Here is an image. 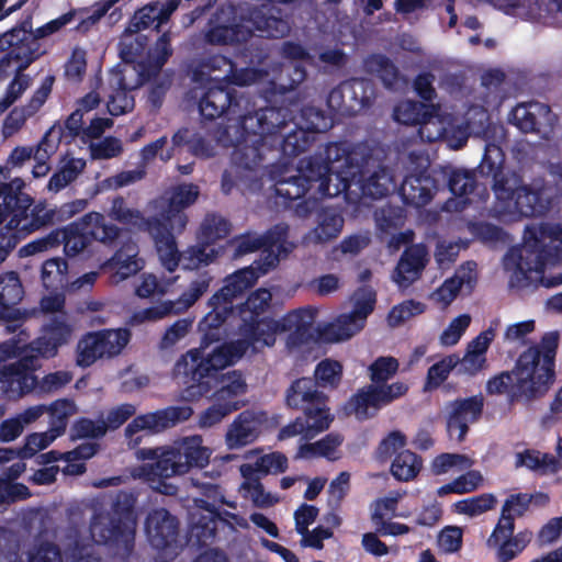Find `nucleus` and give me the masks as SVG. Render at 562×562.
Instances as JSON below:
<instances>
[{
    "label": "nucleus",
    "instance_id": "f257e3e1",
    "mask_svg": "<svg viewBox=\"0 0 562 562\" xmlns=\"http://www.w3.org/2000/svg\"><path fill=\"white\" fill-rule=\"evenodd\" d=\"M293 119L292 110L283 105H269L246 114L238 110L213 125V138L225 148H234L235 165L252 170L262 164L265 151L272 150L277 136Z\"/></svg>",
    "mask_w": 562,
    "mask_h": 562
},
{
    "label": "nucleus",
    "instance_id": "f03ea898",
    "mask_svg": "<svg viewBox=\"0 0 562 562\" xmlns=\"http://www.w3.org/2000/svg\"><path fill=\"white\" fill-rule=\"evenodd\" d=\"M353 153L346 151L344 143H330L326 146L324 157L312 156L306 161L301 160L295 175L274 177V193L284 207H290L295 200L303 198L314 184L322 198H334L349 190V177H355L361 170L352 164Z\"/></svg>",
    "mask_w": 562,
    "mask_h": 562
},
{
    "label": "nucleus",
    "instance_id": "7ed1b4c3",
    "mask_svg": "<svg viewBox=\"0 0 562 562\" xmlns=\"http://www.w3.org/2000/svg\"><path fill=\"white\" fill-rule=\"evenodd\" d=\"M560 336L546 333L517 358L512 371L491 376L485 385L488 395L507 394L508 403L531 402L544 396L555 381V357Z\"/></svg>",
    "mask_w": 562,
    "mask_h": 562
},
{
    "label": "nucleus",
    "instance_id": "20e7f679",
    "mask_svg": "<svg viewBox=\"0 0 562 562\" xmlns=\"http://www.w3.org/2000/svg\"><path fill=\"white\" fill-rule=\"evenodd\" d=\"M240 338L224 342L213 349V424L240 408L239 396L247 385L240 372L236 370L223 373L226 367L235 364L248 350L259 351L266 345V330L258 324H239Z\"/></svg>",
    "mask_w": 562,
    "mask_h": 562
},
{
    "label": "nucleus",
    "instance_id": "39448f33",
    "mask_svg": "<svg viewBox=\"0 0 562 562\" xmlns=\"http://www.w3.org/2000/svg\"><path fill=\"white\" fill-rule=\"evenodd\" d=\"M562 263V239L557 235H547L543 228H527L524 243L514 247L505 255L506 268H514L512 284L517 288H529L540 283L544 288L562 284V272L554 277H546L547 268Z\"/></svg>",
    "mask_w": 562,
    "mask_h": 562
},
{
    "label": "nucleus",
    "instance_id": "423d86ee",
    "mask_svg": "<svg viewBox=\"0 0 562 562\" xmlns=\"http://www.w3.org/2000/svg\"><path fill=\"white\" fill-rule=\"evenodd\" d=\"M136 458L155 461V464H144L135 469L133 475L146 480L153 490L161 494L173 495L177 487L161 479L186 474L193 467H204L209 462V450L200 436H191L168 446L140 449L136 451Z\"/></svg>",
    "mask_w": 562,
    "mask_h": 562
},
{
    "label": "nucleus",
    "instance_id": "0eeeda50",
    "mask_svg": "<svg viewBox=\"0 0 562 562\" xmlns=\"http://www.w3.org/2000/svg\"><path fill=\"white\" fill-rule=\"evenodd\" d=\"M548 189L543 177H536L526 183L516 172L503 177L493 184L498 211L525 217H540L550 211Z\"/></svg>",
    "mask_w": 562,
    "mask_h": 562
},
{
    "label": "nucleus",
    "instance_id": "6e6552de",
    "mask_svg": "<svg viewBox=\"0 0 562 562\" xmlns=\"http://www.w3.org/2000/svg\"><path fill=\"white\" fill-rule=\"evenodd\" d=\"M25 183L21 178H14L2 184L3 202L0 203V224L19 240L25 235L50 223L55 213L44 204L33 205V199L22 192Z\"/></svg>",
    "mask_w": 562,
    "mask_h": 562
},
{
    "label": "nucleus",
    "instance_id": "1a4fd4ad",
    "mask_svg": "<svg viewBox=\"0 0 562 562\" xmlns=\"http://www.w3.org/2000/svg\"><path fill=\"white\" fill-rule=\"evenodd\" d=\"M134 498L123 493L116 502L108 499L100 510H94L90 535L95 543H113L128 550L132 547L136 517L133 513Z\"/></svg>",
    "mask_w": 562,
    "mask_h": 562
},
{
    "label": "nucleus",
    "instance_id": "9d476101",
    "mask_svg": "<svg viewBox=\"0 0 562 562\" xmlns=\"http://www.w3.org/2000/svg\"><path fill=\"white\" fill-rule=\"evenodd\" d=\"M70 20L71 15L65 14L37 27L34 33L22 26L2 34L0 36V52H7V55L0 60V71L4 74L20 72L27 68L42 55L37 40L54 34Z\"/></svg>",
    "mask_w": 562,
    "mask_h": 562
},
{
    "label": "nucleus",
    "instance_id": "9b49d317",
    "mask_svg": "<svg viewBox=\"0 0 562 562\" xmlns=\"http://www.w3.org/2000/svg\"><path fill=\"white\" fill-rule=\"evenodd\" d=\"M227 66L223 77L213 76V121L215 113L224 121L241 110L244 97L232 86L244 87L260 80L266 71L255 67L237 68L236 64L221 54H213V71Z\"/></svg>",
    "mask_w": 562,
    "mask_h": 562
},
{
    "label": "nucleus",
    "instance_id": "f8f14e48",
    "mask_svg": "<svg viewBox=\"0 0 562 562\" xmlns=\"http://www.w3.org/2000/svg\"><path fill=\"white\" fill-rule=\"evenodd\" d=\"M155 241L157 254L161 265L170 272L175 271L179 265L183 269L193 270L206 266L210 259V243L207 228H202L201 240L190 247L182 255H179L172 233H178L170 228V225L159 220L148 232Z\"/></svg>",
    "mask_w": 562,
    "mask_h": 562
},
{
    "label": "nucleus",
    "instance_id": "ddd939ff",
    "mask_svg": "<svg viewBox=\"0 0 562 562\" xmlns=\"http://www.w3.org/2000/svg\"><path fill=\"white\" fill-rule=\"evenodd\" d=\"M288 237L289 225L285 223H278L261 235L246 232L233 239L235 256H244L261 250L263 258L259 270L267 273L278 266L281 257H285L292 251L293 245L288 241Z\"/></svg>",
    "mask_w": 562,
    "mask_h": 562
},
{
    "label": "nucleus",
    "instance_id": "4468645a",
    "mask_svg": "<svg viewBox=\"0 0 562 562\" xmlns=\"http://www.w3.org/2000/svg\"><path fill=\"white\" fill-rule=\"evenodd\" d=\"M20 342L11 340L0 346V382L21 396L34 389L36 379L32 373L35 368L33 356H29Z\"/></svg>",
    "mask_w": 562,
    "mask_h": 562
},
{
    "label": "nucleus",
    "instance_id": "2eb2a0df",
    "mask_svg": "<svg viewBox=\"0 0 562 562\" xmlns=\"http://www.w3.org/2000/svg\"><path fill=\"white\" fill-rule=\"evenodd\" d=\"M55 233H59V244L64 243L65 254L75 257L89 246L88 234L94 239L105 243L116 238L119 229L112 224H106L101 213L90 212L79 222L71 223Z\"/></svg>",
    "mask_w": 562,
    "mask_h": 562
},
{
    "label": "nucleus",
    "instance_id": "dca6fc26",
    "mask_svg": "<svg viewBox=\"0 0 562 562\" xmlns=\"http://www.w3.org/2000/svg\"><path fill=\"white\" fill-rule=\"evenodd\" d=\"M284 403L288 408L300 411L310 419H319L327 425L334 422L329 397L319 390L312 378L295 379L285 391Z\"/></svg>",
    "mask_w": 562,
    "mask_h": 562
},
{
    "label": "nucleus",
    "instance_id": "f3484780",
    "mask_svg": "<svg viewBox=\"0 0 562 562\" xmlns=\"http://www.w3.org/2000/svg\"><path fill=\"white\" fill-rule=\"evenodd\" d=\"M179 0L153 2L143 7L134 14L130 26L120 42V53L126 63L133 61L135 55L143 46L142 37L135 36V34L150 26L158 29L177 10Z\"/></svg>",
    "mask_w": 562,
    "mask_h": 562
},
{
    "label": "nucleus",
    "instance_id": "a211bd4d",
    "mask_svg": "<svg viewBox=\"0 0 562 562\" xmlns=\"http://www.w3.org/2000/svg\"><path fill=\"white\" fill-rule=\"evenodd\" d=\"M199 329L205 331L201 345L188 350L177 360L173 367V376L189 387L199 386L201 391H207L211 374V349L206 334L209 329L206 319L200 323Z\"/></svg>",
    "mask_w": 562,
    "mask_h": 562
},
{
    "label": "nucleus",
    "instance_id": "6ab92c4d",
    "mask_svg": "<svg viewBox=\"0 0 562 562\" xmlns=\"http://www.w3.org/2000/svg\"><path fill=\"white\" fill-rule=\"evenodd\" d=\"M266 327V345L271 347L276 342L278 333L289 331L286 346L300 348L315 340L314 314L308 308H297L286 313L278 322L263 323Z\"/></svg>",
    "mask_w": 562,
    "mask_h": 562
},
{
    "label": "nucleus",
    "instance_id": "aec40b11",
    "mask_svg": "<svg viewBox=\"0 0 562 562\" xmlns=\"http://www.w3.org/2000/svg\"><path fill=\"white\" fill-rule=\"evenodd\" d=\"M485 400L480 393L469 397H458L446 404V427L450 438L462 442L471 424L477 423L484 412Z\"/></svg>",
    "mask_w": 562,
    "mask_h": 562
},
{
    "label": "nucleus",
    "instance_id": "412c9836",
    "mask_svg": "<svg viewBox=\"0 0 562 562\" xmlns=\"http://www.w3.org/2000/svg\"><path fill=\"white\" fill-rule=\"evenodd\" d=\"M258 278V271L251 267L239 269L225 278L224 285L213 293V328L225 322V313L233 312V300L250 289Z\"/></svg>",
    "mask_w": 562,
    "mask_h": 562
},
{
    "label": "nucleus",
    "instance_id": "4be33fe9",
    "mask_svg": "<svg viewBox=\"0 0 562 562\" xmlns=\"http://www.w3.org/2000/svg\"><path fill=\"white\" fill-rule=\"evenodd\" d=\"M375 302V292L363 291L361 296L355 301L353 310L349 314L340 315L335 323L325 327V338L329 341H342L351 338L363 327L366 318L374 310Z\"/></svg>",
    "mask_w": 562,
    "mask_h": 562
},
{
    "label": "nucleus",
    "instance_id": "5701e85b",
    "mask_svg": "<svg viewBox=\"0 0 562 562\" xmlns=\"http://www.w3.org/2000/svg\"><path fill=\"white\" fill-rule=\"evenodd\" d=\"M143 75H136L134 66L125 65L122 69H114L109 77L108 110L112 115H121L134 108V98L128 91L140 86Z\"/></svg>",
    "mask_w": 562,
    "mask_h": 562
},
{
    "label": "nucleus",
    "instance_id": "b1692460",
    "mask_svg": "<svg viewBox=\"0 0 562 562\" xmlns=\"http://www.w3.org/2000/svg\"><path fill=\"white\" fill-rule=\"evenodd\" d=\"M192 414V409L188 406H172L154 413L137 416L125 429L130 445L139 443V437L134 438L139 431H159L171 427L177 423L187 420Z\"/></svg>",
    "mask_w": 562,
    "mask_h": 562
},
{
    "label": "nucleus",
    "instance_id": "393cba45",
    "mask_svg": "<svg viewBox=\"0 0 562 562\" xmlns=\"http://www.w3.org/2000/svg\"><path fill=\"white\" fill-rule=\"evenodd\" d=\"M198 196L199 188L194 184L176 187L167 201L155 202V207L160 211L159 220L168 223L171 229L182 232L188 221L182 210L193 204Z\"/></svg>",
    "mask_w": 562,
    "mask_h": 562
},
{
    "label": "nucleus",
    "instance_id": "a878e982",
    "mask_svg": "<svg viewBox=\"0 0 562 562\" xmlns=\"http://www.w3.org/2000/svg\"><path fill=\"white\" fill-rule=\"evenodd\" d=\"M74 326L65 314L56 316L44 329L43 336L30 346H22L29 356H33V363L37 356L54 357L60 346L67 344L72 335Z\"/></svg>",
    "mask_w": 562,
    "mask_h": 562
},
{
    "label": "nucleus",
    "instance_id": "bb28decb",
    "mask_svg": "<svg viewBox=\"0 0 562 562\" xmlns=\"http://www.w3.org/2000/svg\"><path fill=\"white\" fill-rule=\"evenodd\" d=\"M438 189V181L425 168L418 172L406 175L398 193L405 205L418 209L427 205Z\"/></svg>",
    "mask_w": 562,
    "mask_h": 562
},
{
    "label": "nucleus",
    "instance_id": "cd10ccee",
    "mask_svg": "<svg viewBox=\"0 0 562 562\" xmlns=\"http://www.w3.org/2000/svg\"><path fill=\"white\" fill-rule=\"evenodd\" d=\"M176 522L165 509L151 512L145 524V531L150 544L158 550H166L168 555L176 554Z\"/></svg>",
    "mask_w": 562,
    "mask_h": 562
},
{
    "label": "nucleus",
    "instance_id": "c85d7f7f",
    "mask_svg": "<svg viewBox=\"0 0 562 562\" xmlns=\"http://www.w3.org/2000/svg\"><path fill=\"white\" fill-rule=\"evenodd\" d=\"M548 104L530 101L517 104L508 114V122L522 133H540L551 122Z\"/></svg>",
    "mask_w": 562,
    "mask_h": 562
},
{
    "label": "nucleus",
    "instance_id": "c756f323",
    "mask_svg": "<svg viewBox=\"0 0 562 562\" xmlns=\"http://www.w3.org/2000/svg\"><path fill=\"white\" fill-rule=\"evenodd\" d=\"M428 262L425 245L414 244L405 248L393 273V280L401 288H408L418 280Z\"/></svg>",
    "mask_w": 562,
    "mask_h": 562
},
{
    "label": "nucleus",
    "instance_id": "7c9ffc66",
    "mask_svg": "<svg viewBox=\"0 0 562 562\" xmlns=\"http://www.w3.org/2000/svg\"><path fill=\"white\" fill-rule=\"evenodd\" d=\"M347 153H353V161L352 164H357L360 166L361 170L355 177H349L348 182L349 187L351 186V181L356 178L362 181L361 189L364 195H368L374 200L386 196L390 193L392 177L384 167H380L378 170H374L368 178L364 179V168L368 165L369 159L371 158L370 154L362 155L358 158L359 154L356 148L349 149L346 146Z\"/></svg>",
    "mask_w": 562,
    "mask_h": 562
},
{
    "label": "nucleus",
    "instance_id": "2f4dec72",
    "mask_svg": "<svg viewBox=\"0 0 562 562\" xmlns=\"http://www.w3.org/2000/svg\"><path fill=\"white\" fill-rule=\"evenodd\" d=\"M449 191L458 198L457 210L462 211L474 202V198L485 200L488 196L486 188L479 184L476 175L471 170L453 169L448 177Z\"/></svg>",
    "mask_w": 562,
    "mask_h": 562
},
{
    "label": "nucleus",
    "instance_id": "473e14b6",
    "mask_svg": "<svg viewBox=\"0 0 562 562\" xmlns=\"http://www.w3.org/2000/svg\"><path fill=\"white\" fill-rule=\"evenodd\" d=\"M202 292L201 286L194 285L177 301H165L136 312L132 316L131 323L137 325L145 322H157L169 315L182 313L200 297Z\"/></svg>",
    "mask_w": 562,
    "mask_h": 562
},
{
    "label": "nucleus",
    "instance_id": "72a5a7b5",
    "mask_svg": "<svg viewBox=\"0 0 562 562\" xmlns=\"http://www.w3.org/2000/svg\"><path fill=\"white\" fill-rule=\"evenodd\" d=\"M261 423V417L255 412L239 413L226 432L227 447L237 449L252 443L260 434Z\"/></svg>",
    "mask_w": 562,
    "mask_h": 562
},
{
    "label": "nucleus",
    "instance_id": "f704fd0d",
    "mask_svg": "<svg viewBox=\"0 0 562 562\" xmlns=\"http://www.w3.org/2000/svg\"><path fill=\"white\" fill-rule=\"evenodd\" d=\"M50 92L49 86L43 85L38 88L26 105L14 108L4 119L2 124V135L8 138L15 135L43 106Z\"/></svg>",
    "mask_w": 562,
    "mask_h": 562
},
{
    "label": "nucleus",
    "instance_id": "c9c22d12",
    "mask_svg": "<svg viewBox=\"0 0 562 562\" xmlns=\"http://www.w3.org/2000/svg\"><path fill=\"white\" fill-rule=\"evenodd\" d=\"M211 64L209 59L193 60L190 68L191 89L190 98L198 102L201 115L207 121L210 114L206 112L210 106L209 95Z\"/></svg>",
    "mask_w": 562,
    "mask_h": 562
},
{
    "label": "nucleus",
    "instance_id": "e433bc0d",
    "mask_svg": "<svg viewBox=\"0 0 562 562\" xmlns=\"http://www.w3.org/2000/svg\"><path fill=\"white\" fill-rule=\"evenodd\" d=\"M530 499L527 493L512 494L506 498L498 524L493 530L494 538L514 533L515 518L521 517L529 509Z\"/></svg>",
    "mask_w": 562,
    "mask_h": 562
},
{
    "label": "nucleus",
    "instance_id": "4c0bfd02",
    "mask_svg": "<svg viewBox=\"0 0 562 562\" xmlns=\"http://www.w3.org/2000/svg\"><path fill=\"white\" fill-rule=\"evenodd\" d=\"M23 297V289L15 272L0 277V319L18 321L19 311L11 307Z\"/></svg>",
    "mask_w": 562,
    "mask_h": 562
},
{
    "label": "nucleus",
    "instance_id": "58836bf2",
    "mask_svg": "<svg viewBox=\"0 0 562 562\" xmlns=\"http://www.w3.org/2000/svg\"><path fill=\"white\" fill-rule=\"evenodd\" d=\"M105 266L112 270V282L119 283L137 273L143 268V261L137 258L136 246L130 244L121 248Z\"/></svg>",
    "mask_w": 562,
    "mask_h": 562
},
{
    "label": "nucleus",
    "instance_id": "ea45409f",
    "mask_svg": "<svg viewBox=\"0 0 562 562\" xmlns=\"http://www.w3.org/2000/svg\"><path fill=\"white\" fill-rule=\"evenodd\" d=\"M272 294L267 289H258L252 292L240 307V324L256 323L260 326V330L265 329L263 323L278 322L271 317H261V315L270 307Z\"/></svg>",
    "mask_w": 562,
    "mask_h": 562
},
{
    "label": "nucleus",
    "instance_id": "a19ab883",
    "mask_svg": "<svg viewBox=\"0 0 562 562\" xmlns=\"http://www.w3.org/2000/svg\"><path fill=\"white\" fill-rule=\"evenodd\" d=\"M366 72L375 75L384 88L389 90L397 89L401 82V71L397 66L383 54H371L363 60Z\"/></svg>",
    "mask_w": 562,
    "mask_h": 562
},
{
    "label": "nucleus",
    "instance_id": "79ce46f5",
    "mask_svg": "<svg viewBox=\"0 0 562 562\" xmlns=\"http://www.w3.org/2000/svg\"><path fill=\"white\" fill-rule=\"evenodd\" d=\"M350 109L361 111L370 109L378 97L375 82L369 78H350L345 81Z\"/></svg>",
    "mask_w": 562,
    "mask_h": 562
},
{
    "label": "nucleus",
    "instance_id": "37998d69",
    "mask_svg": "<svg viewBox=\"0 0 562 562\" xmlns=\"http://www.w3.org/2000/svg\"><path fill=\"white\" fill-rule=\"evenodd\" d=\"M306 78V69L301 65H294L292 68L282 69L278 78L268 82L265 90L267 100L277 97H285L288 93L296 90L299 85Z\"/></svg>",
    "mask_w": 562,
    "mask_h": 562
},
{
    "label": "nucleus",
    "instance_id": "c03bdc74",
    "mask_svg": "<svg viewBox=\"0 0 562 562\" xmlns=\"http://www.w3.org/2000/svg\"><path fill=\"white\" fill-rule=\"evenodd\" d=\"M308 130L317 131V127L311 125L307 130H304L297 126V124H294V128L286 134H283V131L280 132L272 149L280 148L283 156H299L311 146V134Z\"/></svg>",
    "mask_w": 562,
    "mask_h": 562
},
{
    "label": "nucleus",
    "instance_id": "a18cd8bd",
    "mask_svg": "<svg viewBox=\"0 0 562 562\" xmlns=\"http://www.w3.org/2000/svg\"><path fill=\"white\" fill-rule=\"evenodd\" d=\"M329 427L330 425L324 424L319 419H310L305 415H300L294 420L280 428L278 439L286 440L301 436L304 441H310L317 435L329 429Z\"/></svg>",
    "mask_w": 562,
    "mask_h": 562
},
{
    "label": "nucleus",
    "instance_id": "49530a36",
    "mask_svg": "<svg viewBox=\"0 0 562 562\" xmlns=\"http://www.w3.org/2000/svg\"><path fill=\"white\" fill-rule=\"evenodd\" d=\"M516 467H526L540 475L555 474L561 469V461L553 454L526 449L517 453Z\"/></svg>",
    "mask_w": 562,
    "mask_h": 562
},
{
    "label": "nucleus",
    "instance_id": "de8ad7c7",
    "mask_svg": "<svg viewBox=\"0 0 562 562\" xmlns=\"http://www.w3.org/2000/svg\"><path fill=\"white\" fill-rule=\"evenodd\" d=\"M109 216L131 228L149 232L159 218L153 221L145 220L139 211L130 207L125 201L117 198L113 201L111 209L109 210Z\"/></svg>",
    "mask_w": 562,
    "mask_h": 562
},
{
    "label": "nucleus",
    "instance_id": "09e8293b",
    "mask_svg": "<svg viewBox=\"0 0 562 562\" xmlns=\"http://www.w3.org/2000/svg\"><path fill=\"white\" fill-rule=\"evenodd\" d=\"M530 538L528 533L519 532L516 536H506L494 538L493 533L488 539V543L497 548V561L509 562L515 559L527 547Z\"/></svg>",
    "mask_w": 562,
    "mask_h": 562
},
{
    "label": "nucleus",
    "instance_id": "8fccbe9b",
    "mask_svg": "<svg viewBox=\"0 0 562 562\" xmlns=\"http://www.w3.org/2000/svg\"><path fill=\"white\" fill-rule=\"evenodd\" d=\"M422 467L423 460L418 454L411 450H403L395 456L391 464V473L397 481L408 482L418 475Z\"/></svg>",
    "mask_w": 562,
    "mask_h": 562
},
{
    "label": "nucleus",
    "instance_id": "3c124183",
    "mask_svg": "<svg viewBox=\"0 0 562 562\" xmlns=\"http://www.w3.org/2000/svg\"><path fill=\"white\" fill-rule=\"evenodd\" d=\"M318 217V225L312 232L313 239L316 243H327L337 238L344 226V217L329 209H324Z\"/></svg>",
    "mask_w": 562,
    "mask_h": 562
},
{
    "label": "nucleus",
    "instance_id": "603ef678",
    "mask_svg": "<svg viewBox=\"0 0 562 562\" xmlns=\"http://www.w3.org/2000/svg\"><path fill=\"white\" fill-rule=\"evenodd\" d=\"M86 161L81 158L65 157L59 170L55 172L47 184V189L58 192L74 181L85 169Z\"/></svg>",
    "mask_w": 562,
    "mask_h": 562
},
{
    "label": "nucleus",
    "instance_id": "864d4df0",
    "mask_svg": "<svg viewBox=\"0 0 562 562\" xmlns=\"http://www.w3.org/2000/svg\"><path fill=\"white\" fill-rule=\"evenodd\" d=\"M459 363V355L450 353L428 368L424 391H434L442 385Z\"/></svg>",
    "mask_w": 562,
    "mask_h": 562
},
{
    "label": "nucleus",
    "instance_id": "5fc2aeb1",
    "mask_svg": "<svg viewBox=\"0 0 562 562\" xmlns=\"http://www.w3.org/2000/svg\"><path fill=\"white\" fill-rule=\"evenodd\" d=\"M344 374L342 364L334 359L326 358L316 364L314 378L318 387L337 389Z\"/></svg>",
    "mask_w": 562,
    "mask_h": 562
},
{
    "label": "nucleus",
    "instance_id": "6e6d98bb",
    "mask_svg": "<svg viewBox=\"0 0 562 562\" xmlns=\"http://www.w3.org/2000/svg\"><path fill=\"white\" fill-rule=\"evenodd\" d=\"M105 353L98 331L83 336L77 345V364L89 367L98 359L104 358Z\"/></svg>",
    "mask_w": 562,
    "mask_h": 562
},
{
    "label": "nucleus",
    "instance_id": "4d7b16f0",
    "mask_svg": "<svg viewBox=\"0 0 562 562\" xmlns=\"http://www.w3.org/2000/svg\"><path fill=\"white\" fill-rule=\"evenodd\" d=\"M430 116L426 105L417 101H404L394 109V119L404 125L424 124Z\"/></svg>",
    "mask_w": 562,
    "mask_h": 562
},
{
    "label": "nucleus",
    "instance_id": "13d9d810",
    "mask_svg": "<svg viewBox=\"0 0 562 562\" xmlns=\"http://www.w3.org/2000/svg\"><path fill=\"white\" fill-rule=\"evenodd\" d=\"M349 405L357 414L367 412L368 407L381 408L385 406L380 384H370L360 389L349 400Z\"/></svg>",
    "mask_w": 562,
    "mask_h": 562
},
{
    "label": "nucleus",
    "instance_id": "bf43d9fd",
    "mask_svg": "<svg viewBox=\"0 0 562 562\" xmlns=\"http://www.w3.org/2000/svg\"><path fill=\"white\" fill-rule=\"evenodd\" d=\"M503 151L502 148L494 144L487 143L485 145L484 155L477 167L479 172L483 177H493V184L501 180L502 175Z\"/></svg>",
    "mask_w": 562,
    "mask_h": 562
},
{
    "label": "nucleus",
    "instance_id": "052dcab7",
    "mask_svg": "<svg viewBox=\"0 0 562 562\" xmlns=\"http://www.w3.org/2000/svg\"><path fill=\"white\" fill-rule=\"evenodd\" d=\"M483 477L479 471H468L467 473L458 476L452 482L440 486L437 490V495L443 497L448 494H467L475 491Z\"/></svg>",
    "mask_w": 562,
    "mask_h": 562
},
{
    "label": "nucleus",
    "instance_id": "680f3d73",
    "mask_svg": "<svg viewBox=\"0 0 562 562\" xmlns=\"http://www.w3.org/2000/svg\"><path fill=\"white\" fill-rule=\"evenodd\" d=\"M68 266L61 258L46 260L42 268V281L45 288L66 289Z\"/></svg>",
    "mask_w": 562,
    "mask_h": 562
},
{
    "label": "nucleus",
    "instance_id": "e2e57ef3",
    "mask_svg": "<svg viewBox=\"0 0 562 562\" xmlns=\"http://www.w3.org/2000/svg\"><path fill=\"white\" fill-rule=\"evenodd\" d=\"M496 497L491 493H483L470 498L461 499L454 503V510L470 517L479 516L495 507Z\"/></svg>",
    "mask_w": 562,
    "mask_h": 562
},
{
    "label": "nucleus",
    "instance_id": "0e129e2a",
    "mask_svg": "<svg viewBox=\"0 0 562 562\" xmlns=\"http://www.w3.org/2000/svg\"><path fill=\"white\" fill-rule=\"evenodd\" d=\"M46 412L49 414V429L58 435H63L67 425L68 417L76 414L77 408L74 402L68 400H59L52 405L46 406Z\"/></svg>",
    "mask_w": 562,
    "mask_h": 562
},
{
    "label": "nucleus",
    "instance_id": "69168bd1",
    "mask_svg": "<svg viewBox=\"0 0 562 562\" xmlns=\"http://www.w3.org/2000/svg\"><path fill=\"white\" fill-rule=\"evenodd\" d=\"M57 437H59L58 432H55L52 429L44 432H34L29 435L23 448L20 450H13L15 452L14 459H26L33 457L41 450L47 448Z\"/></svg>",
    "mask_w": 562,
    "mask_h": 562
},
{
    "label": "nucleus",
    "instance_id": "338daca9",
    "mask_svg": "<svg viewBox=\"0 0 562 562\" xmlns=\"http://www.w3.org/2000/svg\"><path fill=\"white\" fill-rule=\"evenodd\" d=\"M400 362L392 356L378 357L368 368L372 383L382 384L392 379L398 371Z\"/></svg>",
    "mask_w": 562,
    "mask_h": 562
},
{
    "label": "nucleus",
    "instance_id": "774afa93",
    "mask_svg": "<svg viewBox=\"0 0 562 562\" xmlns=\"http://www.w3.org/2000/svg\"><path fill=\"white\" fill-rule=\"evenodd\" d=\"M105 357L119 355L128 344L131 333L125 328L98 331Z\"/></svg>",
    "mask_w": 562,
    "mask_h": 562
}]
</instances>
